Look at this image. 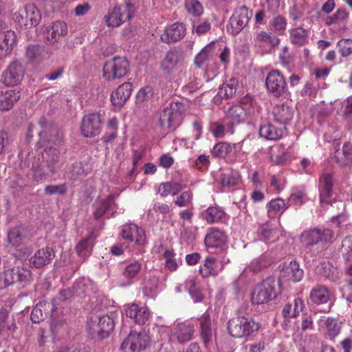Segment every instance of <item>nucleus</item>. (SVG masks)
Returning <instances> with one entry per match:
<instances>
[{"instance_id": "nucleus-3", "label": "nucleus", "mask_w": 352, "mask_h": 352, "mask_svg": "<svg viewBox=\"0 0 352 352\" xmlns=\"http://www.w3.org/2000/svg\"><path fill=\"white\" fill-rule=\"evenodd\" d=\"M185 111V105L182 101L172 100L160 113V126L163 129L175 130L179 126L181 116Z\"/></svg>"}, {"instance_id": "nucleus-39", "label": "nucleus", "mask_w": 352, "mask_h": 352, "mask_svg": "<svg viewBox=\"0 0 352 352\" xmlns=\"http://www.w3.org/2000/svg\"><path fill=\"white\" fill-rule=\"evenodd\" d=\"M310 299L315 304H324L329 299V294L327 287L316 285L310 292Z\"/></svg>"}, {"instance_id": "nucleus-22", "label": "nucleus", "mask_w": 352, "mask_h": 352, "mask_svg": "<svg viewBox=\"0 0 352 352\" xmlns=\"http://www.w3.org/2000/svg\"><path fill=\"white\" fill-rule=\"evenodd\" d=\"M183 63L182 54L175 49L169 50L162 60L161 68L166 74H170Z\"/></svg>"}, {"instance_id": "nucleus-61", "label": "nucleus", "mask_w": 352, "mask_h": 352, "mask_svg": "<svg viewBox=\"0 0 352 352\" xmlns=\"http://www.w3.org/2000/svg\"><path fill=\"white\" fill-rule=\"evenodd\" d=\"M175 252L173 250H167L164 253V256L166 258L165 266L170 271H175L177 267V263L175 257Z\"/></svg>"}, {"instance_id": "nucleus-57", "label": "nucleus", "mask_w": 352, "mask_h": 352, "mask_svg": "<svg viewBox=\"0 0 352 352\" xmlns=\"http://www.w3.org/2000/svg\"><path fill=\"white\" fill-rule=\"evenodd\" d=\"M23 239L22 230L19 227L10 229L8 233V242L14 246H18L21 243Z\"/></svg>"}, {"instance_id": "nucleus-32", "label": "nucleus", "mask_w": 352, "mask_h": 352, "mask_svg": "<svg viewBox=\"0 0 352 352\" xmlns=\"http://www.w3.org/2000/svg\"><path fill=\"white\" fill-rule=\"evenodd\" d=\"M304 307L303 300L298 298L294 299L292 302L286 304L282 310L285 321L290 318H296L302 311Z\"/></svg>"}, {"instance_id": "nucleus-14", "label": "nucleus", "mask_w": 352, "mask_h": 352, "mask_svg": "<svg viewBox=\"0 0 352 352\" xmlns=\"http://www.w3.org/2000/svg\"><path fill=\"white\" fill-rule=\"evenodd\" d=\"M41 19L39 10L34 4L25 6L23 10H20L16 16V21L21 26L25 29L36 27Z\"/></svg>"}, {"instance_id": "nucleus-17", "label": "nucleus", "mask_w": 352, "mask_h": 352, "mask_svg": "<svg viewBox=\"0 0 352 352\" xmlns=\"http://www.w3.org/2000/svg\"><path fill=\"white\" fill-rule=\"evenodd\" d=\"M282 250L283 246H277L270 252H264L251 263V270L254 272H256L269 267L275 258H279L283 256L284 254L281 253Z\"/></svg>"}, {"instance_id": "nucleus-37", "label": "nucleus", "mask_w": 352, "mask_h": 352, "mask_svg": "<svg viewBox=\"0 0 352 352\" xmlns=\"http://www.w3.org/2000/svg\"><path fill=\"white\" fill-rule=\"evenodd\" d=\"M274 115L277 122L285 125L292 120L294 111L287 105L277 106L274 109Z\"/></svg>"}, {"instance_id": "nucleus-9", "label": "nucleus", "mask_w": 352, "mask_h": 352, "mask_svg": "<svg viewBox=\"0 0 352 352\" xmlns=\"http://www.w3.org/2000/svg\"><path fill=\"white\" fill-rule=\"evenodd\" d=\"M135 12V8L131 3L116 6L112 11L104 16L108 27H119L126 21H129Z\"/></svg>"}, {"instance_id": "nucleus-49", "label": "nucleus", "mask_w": 352, "mask_h": 352, "mask_svg": "<svg viewBox=\"0 0 352 352\" xmlns=\"http://www.w3.org/2000/svg\"><path fill=\"white\" fill-rule=\"evenodd\" d=\"M142 269V263L139 261H134L127 264L122 272L123 276L128 280L135 278Z\"/></svg>"}, {"instance_id": "nucleus-4", "label": "nucleus", "mask_w": 352, "mask_h": 352, "mask_svg": "<svg viewBox=\"0 0 352 352\" xmlns=\"http://www.w3.org/2000/svg\"><path fill=\"white\" fill-rule=\"evenodd\" d=\"M130 63L124 56H115L103 65L102 76L107 81L120 80L129 72Z\"/></svg>"}, {"instance_id": "nucleus-18", "label": "nucleus", "mask_w": 352, "mask_h": 352, "mask_svg": "<svg viewBox=\"0 0 352 352\" xmlns=\"http://www.w3.org/2000/svg\"><path fill=\"white\" fill-rule=\"evenodd\" d=\"M54 258L55 252L52 248H43L29 258V265L32 268L41 269L50 264Z\"/></svg>"}, {"instance_id": "nucleus-19", "label": "nucleus", "mask_w": 352, "mask_h": 352, "mask_svg": "<svg viewBox=\"0 0 352 352\" xmlns=\"http://www.w3.org/2000/svg\"><path fill=\"white\" fill-rule=\"evenodd\" d=\"M65 153L64 146H47L43 154V160L56 173L61 166V156Z\"/></svg>"}, {"instance_id": "nucleus-44", "label": "nucleus", "mask_w": 352, "mask_h": 352, "mask_svg": "<svg viewBox=\"0 0 352 352\" xmlns=\"http://www.w3.org/2000/svg\"><path fill=\"white\" fill-rule=\"evenodd\" d=\"M44 47L39 45H30L27 47L25 56L32 63H39L43 58Z\"/></svg>"}, {"instance_id": "nucleus-48", "label": "nucleus", "mask_w": 352, "mask_h": 352, "mask_svg": "<svg viewBox=\"0 0 352 352\" xmlns=\"http://www.w3.org/2000/svg\"><path fill=\"white\" fill-rule=\"evenodd\" d=\"M225 212L219 208L210 207L204 214V219L209 223L221 221L225 217Z\"/></svg>"}, {"instance_id": "nucleus-34", "label": "nucleus", "mask_w": 352, "mask_h": 352, "mask_svg": "<svg viewBox=\"0 0 352 352\" xmlns=\"http://www.w3.org/2000/svg\"><path fill=\"white\" fill-rule=\"evenodd\" d=\"M21 94L16 90H8L0 95V111L10 110L15 102L19 100Z\"/></svg>"}, {"instance_id": "nucleus-15", "label": "nucleus", "mask_w": 352, "mask_h": 352, "mask_svg": "<svg viewBox=\"0 0 352 352\" xmlns=\"http://www.w3.org/2000/svg\"><path fill=\"white\" fill-rule=\"evenodd\" d=\"M80 131L87 138L98 135L101 131L100 114L92 113L85 115L81 122Z\"/></svg>"}, {"instance_id": "nucleus-35", "label": "nucleus", "mask_w": 352, "mask_h": 352, "mask_svg": "<svg viewBox=\"0 0 352 352\" xmlns=\"http://www.w3.org/2000/svg\"><path fill=\"white\" fill-rule=\"evenodd\" d=\"M336 162L340 166H349L352 165V144L344 143L341 151L336 152Z\"/></svg>"}, {"instance_id": "nucleus-63", "label": "nucleus", "mask_w": 352, "mask_h": 352, "mask_svg": "<svg viewBox=\"0 0 352 352\" xmlns=\"http://www.w3.org/2000/svg\"><path fill=\"white\" fill-rule=\"evenodd\" d=\"M287 25V21L285 17L278 15L273 19L270 23L271 30L275 32H283Z\"/></svg>"}, {"instance_id": "nucleus-31", "label": "nucleus", "mask_w": 352, "mask_h": 352, "mask_svg": "<svg viewBox=\"0 0 352 352\" xmlns=\"http://www.w3.org/2000/svg\"><path fill=\"white\" fill-rule=\"evenodd\" d=\"M52 302H41L32 309L31 313V320L34 323H38L44 320L50 314V311L53 309Z\"/></svg>"}, {"instance_id": "nucleus-5", "label": "nucleus", "mask_w": 352, "mask_h": 352, "mask_svg": "<svg viewBox=\"0 0 352 352\" xmlns=\"http://www.w3.org/2000/svg\"><path fill=\"white\" fill-rule=\"evenodd\" d=\"M41 129L38 133L39 141L38 144L43 146V143L53 144L55 146H63V133L54 123L42 117L38 121Z\"/></svg>"}, {"instance_id": "nucleus-45", "label": "nucleus", "mask_w": 352, "mask_h": 352, "mask_svg": "<svg viewBox=\"0 0 352 352\" xmlns=\"http://www.w3.org/2000/svg\"><path fill=\"white\" fill-rule=\"evenodd\" d=\"M201 336L206 344L212 340L213 336L212 329L211 328V320L209 316H204L200 322Z\"/></svg>"}, {"instance_id": "nucleus-41", "label": "nucleus", "mask_w": 352, "mask_h": 352, "mask_svg": "<svg viewBox=\"0 0 352 352\" xmlns=\"http://www.w3.org/2000/svg\"><path fill=\"white\" fill-rule=\"evenodd\" d=\"M93 245L94 236L90 234L76 245V250L79 256L85 258L90 255Z\"/></svg>"}, {"instance_id": "nucleus-27", "label": "nucleus", "mask_w": 352, "mask_h": 352, "mask_svg": "<svg viewBox=\"0 0 352 352\" xmlns=\"http://www.w3.org/2000/svg\"><path fill=\"white\" fill-rule=\"evenodd\" d=\"M125 314L128 318L139 324H143L148 319L150 312L146 307H140L137 304L129 305L125 309Z\"/></svg>"}, {"instance_id": "nucleus-62", "label": "nucleus", "mask_w": 352, "mask_h": 352, "mask_svg": "<svg viewBox=\"0 0 352 352\" xmlns=\"http://www.w3.org/2000/svg\"><path fill=\"white\" fill-rule=\"evenodd\" d=\"M338 47L339 52L341 53L342 56H348L352 54V40L341 39L338 43Z\"/></svg>"}, {"instance_id": "nucleus-12", "label": "nucleus", "mask_w": 352, "mask_h": 352, "mask_svg": "<svg viewBox=\"0 0 352 352\" xmlns=\"http://www.w3.org/2000/svg\"><path fill=\"white\" fill-rule=\"evenodd\" d=\"M265 87L270 94L274 97L278 98L286 91V80L278 69H273L268 73L266 77Z\"/></svg>"}, {"instance_id": "nucleus-50", "label": "nucleus", "mask_w": 352, "mask_h": 352, "mask_svg": "<svg viewBox=\"0 0 352 352\" xmlns=\"http://www.w3.org/2000/svg\"><path fill=\"white\" fill-rule=\"evenodd\" d=\"M290 35L292 43L298 47L307 42V32L302 28L293 29Z\"/></svg>"}, {"instance_id": "nucleus-26", "label": "nucleus", "mask_w": 352, "mask_h": 352, "mask_svg": "<svg viewBox=\"0 0 352 352\" xmlns=\"http://www.w3.org/2000/svg\"><path fill=\"white\" fill-rule=\"evenodd\" d=\"M16 35L14 31L6 30L0 36V60L9 55L16 43Z\"/></svg>"}, {"instance_id": "nucleus-11", "label": "nucleus", "mask_w": 352, "mask_h": 352, "mask_svg": "<svg viewBox=\"0 0 352 352\" xmlns=\"http://www.w3.org/2000/svg\"><path fill=\"white\" fill-rule=\"evenodd\" d=\"M251 13L245 6L236 8L227 25V30L232 35H237L248 24Z\"/></svg>"}, {"instance_id": "nucleus-60", "label": "nucleus", "mask_w": 352, "mask_h": 352, "mask_svg": "<svg viewBox=\"0 0 352 352\" xmlns=\"http://www.w3.org/2000/svg\"><path fill=\"white\" fill-rule=\"evenodd\" d=\"M45 193L48 195L58 194L60 195H65L67 191V187L65 184L59 185H48L45 187Z\"/></svg>"}, {"instance_id": "nucleus-56", "label": "nucleus", "mask_w": 352, "mask_h": 352, "mask_svg": "<svg viewBox=\"0 0 352 352\" xmlns=\"http://www.w3.org/2000/svg\"><path fill=\"white\" fill-rule=\"evenodd\" d=\"M231 151L230 144L226 142H219L213 147L212 153L216 157L224 158Z\"/></svg>"}, {"instance_id": "nucleus-47", "label": "nucleus", "mask_w": 352, "mask_h": 352, "mask_svg": "<svg viewBox=\"0 0 352 352\" xmlns=\"http://www.w3.org/2000/svg\"><path fill=\"white\" fill-rule=\"evenodd\" d=\"M239 180V175L231 171L221 175V184L224 188L223 190H226V188L228 190L232 187L237 186Z\"/></svg>"}, {"instance_id": "nucleus-33", "label": "nucleus", "mask_w": 352, "mask_h": 352, "mask_svg": "<svg viewBox=\"0 0 352 352\" xmlns=\"http://www.w3.org/2000/svg\"><path fill=\"white\" fill-rule=\"evenodd\" d=\"M67 24L60 21H57L53 23L51 30L47 31L46 36L48 44H54L59 39L60 36L67 34Z\"/></svg>"}, {"instance_id": "nucleus-2", "label": "nucleus", "mask_w": 352, "mask_h": 352, "mask_svg": "<svg viewBox=\"0 0 352 352\" xmlns=\"http://www.w3.org/2000/svg\"><path fill=\"white\" fill-rule=\"evenodd\" d=\"M260 327V324L255 322L252 318L242 316L239 311L227 323L228 333L232 338L237 339L247 338L257 331Z\"/></svg>"}, {"instance_id": "nucleus-16", "label": "nucleus", "mask_w": 352, "mask_h": 352, "mask_svg": "<svg viewBox=\"0 0 352 352\" xmlns=\"http://www.w3.org/2000/svg\"><path fill=\"white\" fill-rule=\"evenodd\" d=\"M305 242L307 246L316 245L319 242L328 243L332 241L333 232L329 228H314L305 231L303 233Z\"/></svg>"}, {"instance_id": "nucleus-40", "label": "nucleus", "mask_w": 352, "mask_h": 352, "mask_svg": "<svg viewBox=\"0 0 352 352\" xmlns=\"http://www.w3.org/2000/svg\"><path fill=\"white\" fill-rule=\"evenodd\" d=\"M199 272L204 278L217 276L218 274L217 259L213 256H208L204 263L200 266Z\"/></svg>"}, {"instance_id": "nucleus-58", "label": "nucleus", "mask_w": 352, "mask_h": 352, "mask_svg": "<svg viewBox=\"0 0 352 352\" xmlns=\"http://www.w3.org/2000/svg\"><path fill=\"white\" fill-rule=\"evenodd\" d=\"M186 287L188 288V292L195 302H201L203 300V295L199 289L197 287L194 280H188L186 282Z\"/></svg>"}, {"instance_id": "nucleus-38", "label": "nucleus", "mask_w": 352, "mask_h": 352, "mask_svg": "<svg viewBox=\"0 0 352 352\" xmlns=\"http://www.w3.org/2000/svg\"><path fill=\"white\" fill-rule=\"evenodd\" d=\"M259 135L268 140H277L283 136V131L267 123L260 126Z\"/></svg>"}, {"instance_id": "nucleus-46", "label": "nucleus", "mask_w": 352, "mask_h": 352, "mask_svg": "<svg viewBox=\"0 0 352 352\" xmlns=\"http://www.w3.org/2000/svg\"><path fill=\"white\" fill-rule=\"evenodd\" d=\"M267 207L268 216L271 218L274 217L278 212H283L287 208L285 201L281 198L271 200L268 203Z\"/></svg>"}, {"instance_id": "nucleus-51", "label": "nucleus", "mask_w": 352, "mask_h": 352, "mask_svg": "<svg viewBox=\"0 0 352 352\" xmlns=\"http://www.w3.org/2000/svg\"><path fill=\"white\" fill-rule=\"evenodd\" d=\"M87 289V283L84 278L78 279L71 287L74 296L82 298L85 296Z\"/></svg>"}, {"instance_id": "nucleus-13", "label": "nucleus", "mask_w": 352, "mask_h": 352, "mask_svg": "<svg viewBox=\"0 0 352 352\" xmlns=\"http://www.w3.org/2000/svg\"><path fill=\"white\" fill-rule=\"evenodd\" d=\"M25 67L22 62L15 59L12 61L2 74L3 82L6 86L18 85L23 78Z\"/></svg>"}, {"instance_id": "nucleus-21", "label": "nucleus", "mask_w": 352, "mask_h": 352, "mask_svg": "<svg viewBox=\"0 0 352 352\" xmlns=\"http://www.w3.org/2000/svg\"><path fill=\"white\" fill-rule=\"evenodd\" d=\"M132 84L124 82L119 85L111 95L112 104L118 109L122 108L130 98L132 93Z\"/></svg>"}, {"instance_id": "nucleus-7", "label": "nucleus", "mask_w": 352, "mask_h": 352, "mask_svg": "<svg viewBox=\"0 0 352 352\" xmlns=\"http://www.w3.org/2000/svg\"><path fill=\"white\" fill-rule=\"evenodd\" d=\"M32 272L26 267H12L0 273V289H5L15 283H28Z\"/></svg>"}, {"instance_id": "nucleus-23", "label": "nucleus", "mask_w": 352, "mask_h": 352, "mask_svg": "<svg viewBox=\"0 0 352 352\" xmlns=\"http://www.w3.org/2000/svg\"><path fill=\"white\" fill-rule=\"evenodd\" d=\"M186 34V28L182 23L177 22L167 27L161 35V40L166 43L180 41Z\"/></svg>"}, {"instance_id": "nucleus-54", "label": "nucleus", "mask_w": 352, "mask_h": 352, "mask_svg": "<svg viewBox=\"0 0 352 352\" xmlns=\"http://www.w3.org/2000/svg\"><path fill=\"white\" fill-rule=\"evenodd\" d=\"M185 8L189 14L199 16L203 14V7L197 0H185Z\"/></svg>"}, {"instance_id": "nucleus-53", "label": "nucleus", "mask_w": 352, "mask_h": 352, "mask_svg": "<svg viewBox=\"0 0 352 352\" xmlns=\"http://www.w3.org/2000/svg\"><path fill=\"white\" fill-rule=\"evenodd\" d=\"M143 292L146 296H150L157 291L158 279L155 276L145 278L143 283Z\"/></svg>"}, {"instance_id": "nucleus-30", "label": "nucleus", "mask_w": 352, "mask_h": 352, "mask_svg": "<svg viewBox=\"0 0 352 352\" xmlns=\"http://www.w3.org/2000/svg\"><path fill=\"white\" fill-rule=\"evenodd\" d=\"M226 242L225 233L217 229H211L204 239V243L208 251L213 248H221Z\"/></svg>"}, {"instance_id": "nucleus-29", "label": "nucleus", "mask_w": 352, "mask_h": 352, "mask_svg": "<svg viewBox=\"0 0 352 352\" xmlns=\"http://www.w3.org/2000/svg\"><path fill=\"white\" fill-rule=\"evenodd\" d=\"M194 332L195 329L192 324L180 322L174 329L173 335L179 343L184 344L192 339Z\"/></svg>"}, {"instance_id": "nucleus-10", "label": "nucleus", "mask_w": 352, "mask_h": 352, "mask_svg": "<svg viewBox=\"0 0 352 352\" xmlns=\"http://www.w3.org/2000/svg\"><path fill=\"white\" fill-rule=\"evenodd\" d=\"M149 344L150 338L146 331H131L124 340L120 349L124 350L129 346L131 352H142L146 350Z\"/></svg>"}, {"instance_id": "nucleus-36", "label": "nucleus", "mask_w": 352, "mask_h": 352, "mask_svg": "<svg viewBox=\"0 0 352 352\" xmlns=\"http://www.w3.org/2000/svg\"><path fill=\"white\" fill-rule=\"evenodd\" d=\"M113 206H116L115 203V196L109 195L107 197L94 205L95 210L94 217L96 219L101 218L108 210L111 209Z\"/></svg>"}, {"instance_id": "nucleus-42", "label": "nucleus", "mask_w": 352, "mask_h": 352, "mask_svg": "<svg viewBox=\"0 0 352 352\" xmlns=\"http://www.w3.org/2000/svg\"><path fill=\"white\" fill-rule=\"evenodd\" d=\"M276 228H273L270 222L260 225L257 230V234L260 240L263 241H275L276 234Z\"/></svg>"}, {"instance_id": "nucleus-20", "label": "nucleus", "mask_w": 352, "mask_h": 352, "mask_svg": "<svg viewBox=\"0 0 352 352\" xmlns=\"http://www.w3.org/2000/svg\"><path fill=\"white\" fill-rule=\"evenodd\" d=\"M279 268L280 269V278L285 280L298 282L303 278L304 272L296 261L288 263H285L280 265Z\"/></svg>"}, {"instance_id": "nucleus-24", "label": "nucleus", "mask_w": 352, "mask_h": 352, "mask_svg": "<svg viewBox=\"0 0 352 352\" xmlns=\"http://www.w3.org/2000/svg\"><path fill=\"white\" fill-rule=\"evenodd\" d=\"M121 235L124 239L135 241L138 245H144L146 241L144 230L133 223L124 225L122 229Z\"/></svg>"}, {"instance_id": "nucleus-25", "label": "nucleus", "mask_w": 352, "mask_h": 352, "mask_svg": "<svg viewBox=\"0 0 352 352\" xmlns=\"http://www.w3.org/2000/svg\"><path fill=\"white\" fill-rule=\"evenodd\" d=\"M32 177L34 181L39 182L45 179L48 176L56 173L43 160L42 162L36 157L33 158L30 168Z\"/></svg>"}, {"instance_id": "nucleus-8", "label": "nucleus", "mask_w": 352, "mask_h": 352, "mask_svg": "<svg viewBox=\"0 0 352 352\" xmlns=\"http://www.w3.org/2000/svg\"><path fill=\"white\" fill-rule=\"evenodd\" d=\"M250 102V97L247 96L241 101L240 104L234 105L228 110L226 116V126L229 133H233L234 126L238 125L246 120Z\"/></svg>"}, {"instance_id": "nucleus-1", "label": "nucleus", "mask_w": 352, "mask_h": 352, "mask_svg": "<svg viewBox=\"0 0 352 352\" xmlns=\"http://www.w3.org/2000/svg\"><path fill=\"white\" fill-rule=\"evenodd\" d=\"M280 283L274 277H267L256 284L251 292L253 305H263L276 298L280 294Z\"/></svg>"}, {"instance_id": "nucleus-43", "label": "nucleus", "mask_w": 352, "mask_h": 352, "mask_svg": "<svg viewBox=\"0 0 352 352\" xmlns=\"http://www.w3.org/2000/svg\"><path fill=\"white\" fill-rule=\"evenodd\" d=\"M183 188V186L177 182H170L162 183L159 188L158 192L162 197H167L168 195H175L178 194Z\"/></svg>"}, {"instance_id": "nucleus-64", "label": "nucleus", "mask_w": 352, "mask_h": 352, "mask_svg": "<svg viewBox=\"0 0 352 352\" xmlns=\"http://www.w3.org/2000/svg\"><path fill=\"white\" fill-rule=\"evenodd\" d=\"M342 251L345 259L349 260L352 258V236L344 239L342 243Z\"/></svg>"}, {"instance_id": "nucleus-52", "label": "nucleus", "mask_w": 352, "mask_h": 352, "mask_svg": "<svg viewBox=\"0 0 352 352\" xmlns=\"http://www.w3.org/2000/svg\"><path fill=\"white\" fill-rule=\"evenodd\" d=\"M214 44L213 43H210L205 47L202 49V50L196 56L195 59V64L200 67L201 65L209 58V56L212 54Z\"/></svg>"}, {"instance_id": "nucleus-6", "label": "nucleus", "mask_w": 352, "mask_h": 352, "mask_svg": "<svg viewBox=\"0 0 352 352\" xmlns=\"http://www.w3.org/2000/svg\"><path fill=\"white\" fill-rule=\"evenodd\" d=\"M113 320L108 315L91 318L87 322L89 333L93 338L102 340L108 338L114 329Z\"/></svg>"}, {"instance_id": "nucleus-28", "label": "nucleus", "mask_w": 352, "mask_h": 352, "mask_svg": "<svg viewBox=\"0 0 352 352\" xmlns=\"http://www.w3.org/2000/svg\"><path fill=\"white\" fill-rule=\"evenodd\" d=\"M333 177L330 173H324L319 179V190L320 202L329 203V199L331 197L333 190Z\"/></svg>"}, {"instance_id": "nucleus-55", "label": "nucleus", "mask_w": 352, "mask_h": 352, "mask_svg": "<svg viewBox=\"0 0 352 352\" xmlns=\"http://www.w3.org/2000/svg\"><path fill=\"white\" fill-rule=\"evenodd\" d=\"M84 174V169L80 163L73 164L66 171L65 177L69 180H76L80 176Z\"/></svg>"}, {"instance_id": "nucleus-59", "label": "nucleus", "mask_w": 352, "mask_h": 352, "mask_svg": "<svg viewBox=\"0 0 352 352\" xmlns=\"http://www.w3.org/2000/svg\"><path fill=\"white\" fill-rule=\"evenodd\" d=\"M90 347L85 344H75L71 346H62L54 352H90Z\"/></svg>"}]
</instances>
